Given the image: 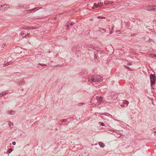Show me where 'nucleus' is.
I'll list each match as a JSON object with an SVG mask.
<instances>
[{
    "label": "nucleus",
    "mask_w": 156,
    "mask_h": 156,
    "mask_svg": "<svg viewBox=\"0 0 156 156\" xmlns=\"http://www.w3.org/2000/svg\"><path fill=\"white\" fill-rule=\"evenodd\" d=\"M102 78L99 75H96V76H93L88 79L89 82L92 83L93 84H98L102 82Z\"/></svg>",
    "instance_id": "obj_1"
},
{
    "label": "nucleus",
    "mask_w": 156,
    "mask_h": 156,
    "mask_svg": "<svg viewBox=\"0 0 156 156\" xmlns=\"http://www.w3.org/2000/svg\"><path fill=\"white\" fill-rule=\"evenodd\" d=\"M150 78L151 82V86L152 87L153 85H154L155 83L156 79L155 76L152 74H150Z\"/></svg>",
    "instance_id": "obj_2"
},
{
    "label": "nucleus",
    "mask_w": 156,
    "mask_h": 156,
    "mask_svg": "<svg viewBox=\"0 0 156 156\" xmlns=\"http://www.w3.org/2000/svg\"><path fill=\"white\" fill-rule=\"evenodd\" d=\"M96 99L97 101L100 104H102V103H105V101L104 100V98L102 97H96Z\"/></svg>",
    "instance_id": "obj_3"
},
{
    "label": "nucleus",
    "mask_w": 156,
    "mask_h": 156,
    "mask_svg": "<svg viewBox=\"0 0 156 156\" xmlns=\"http://www.w3.org/2000/svg\"><path fill=\"white\" fill-rule=\"evenodd\" d=\"M147 10L154 12L156 11V5H151L149 6L148 7Z\"/></svg>",
    "instance_id": "obj_4"
},
{
    "label": "nucleus",
    "mask_w": 156,
    "mask_h": 156,
    "mask_svg": "<svg viewBox=\"0 0 156 156\" xmlns=\"http://www.w3.org/2000/svg\"><path fill=\"white\" fill-rule=\"evenodd\" d=\"M92 49V51L94 52V57H96L97 54L98 52L99 51L97 50H96L92 48V47L91 48V49L90 50H91Z\"/></svg>",
    "instance_id": "obj_5"
},
{
    "label": "nucleus",
    "mask_w": 156,
    "mask_h": 156,
    "mask_svg": "<svg viewBox=\"0 0 156 156\" xmlns=\"http://www.w3.org/2000/svg\"><path fill=\"white\" fill-rule=\"evenodd\" d=\"M100 6V5H99V4H97L96 3H95L94 4L93 6L92 7V9H94L95 8H97L99 7Z\"/></svg>",
    "instance_id": "obj_6"
},
{
    "label": "nucleus",
    "mask_w": 156,
    "mask_h": 156,
    "mask_svg": "<svg viewBox=\"0 0 156 156\" xmlns=\"http://www.w3.org/2000/svg\"><path fill=\"white\" fill-rule=\"evenodd\" d=\"M7 113L8 114L14 115L15 114V112L14 111L11 110L7 112Z\"/></svg>",
    "instance_id": "obj_7"
},
{
    "label": "nucleus",
    "mask_w": 156,
    "mask_h": 156,
    "mask_svg": "<svg viewBox=\"0 0 156 156\" xmlns=\"http://www.w3.org/2000/svg\"><path fill=\"white\" fill-rule=\"evenodd\" d=\"M99 145L101 148H103L105 146V144L102 142H99Z\"/></svg>",
    "instance_id": "obj_8"
},
{
    "label": "nucleus",
    "mask_w": 156,
    "mask_h": 156,
    "mask_svg": "<svg viewBox=\"0 0 156 156\" xmlns=\"http://www.w3.org/2000/svg\"><path fill=\"white\" fill-rule=\"evenodd\" d=\"M9 127L10 129H12V128L13 126V124L11 122H9L8 124Z\"/></svg>",
    "instance_id": "obj_9"
},
{
    "label": "nucleus",
    "mask_w": 156,
    "mask_h": 156,
    "mask_svg": "<svg viewBox=\"0 0 156 156\" xmlns=\"http://www.w3.org/2000/svg\"><path fill=\"white\" fill-rule=\"evenodd\" d=\"M34 29V28L33 27L30 26V27H26L25 28V29L27 30H29L30 29Z\"/></svg>",
    "instance_id": "obj_10"
},
{
    "label": "nucleus",
    "mask_w": 156,
    "mask_h": 156,
    "mask_svg": "<svg viewBox=\"0 0 156 156\" xmlns=\"http://www.w3.org/2000/svg\"><path fill=\"white\" fill-rule=\"evenodd\" d=\"M99 31L102 33H104L105 31V29L104 28H100Z\"/></svg>",
    "instance_id": "obj_11"
},
{
    "label": "nucleus",
    "mask_w": 156,
    "mask_h": 156,
    "mask_svg": "<svg viewBox=\"0 0 156 156\" xmlns=\"http://www.w3.org/2000/svg\"><path fill=\"white\" fill-rule=\"evenodd\" d=\"M8 92H2V93L0 94V97L5 95Z\"/></svg>",
    "instance_id": "obj_12"
},
{
    "label": "nucleus",
    "mask_w": 156,
    "mask_h": 156,
    "mask_svg": "<svg viewBox=\"0 0 156 156\" xmlns=\"http://www.w3.org/2000/svg\"><path fill=\"white\" fill-rule=\"evenodd\" d=\"M24 6L23 5H19V6H17L16 7V9H19L20 8H21L22 7H23Z\"/></svg>",
    "instance_id": "obj_13"
},
{
    "label": "nucleus",
    "mask_w": 156,
    "mask_h": 156,
    "mask_svg": "<svg viewBox=\"0 0 156 156\" xmlns=\"http://www.w3.org/2000/svg\"><path fill=\"white\" fill-rule=\"evenodd\" d=\"M35 8H34V9H32L31 10H27V11H26L27 12H31V11H34V12L35 11Z\"/></svg>",
    "instance_id": "obj_14"
},
{
    "label": "nucleus",
    "mask_w": 156,
    "mask_h": 156,
    "mask_svg": "<svg viewBox=\"0 0 156 156\" xmlns=\"http://www.w3.org/2000/svg\"><path fill=\"white\" fill-rule=\"evenodd\" d=\"M129 104V102L127 101H126L124 102L123 105H125L127 106Z\"/></svg>",
    "instance_id": "obj_15"
},
{
    "label": "nucleus",
    "mask_w": 156,
    "mask_h": 156,
    "mask_svg": "<svg viewBox=\"0 0 156 156\" xmlns=\"http://www.w3.org/2000/svg\"><path fill=\"white\" fill-rule=\"evenodd\" d=\"M13 151V149L12 148L9 149L8 151H7V153H10L11 152Z\"/></svg>",
    "instance_id": "obj_16"
},
{
    "label": "nucleus",
    "mask_w": 156,
    "mask_h": 156,
    "mask_svg": "<svg viewBox=\"0 0 156 156\" xmlns=\"http://www.w3.org/2000/svg\"><path fill=\"white\" fill-rule=\"evenodd\" d=\"M21 35L23 37H25L27 36V35L25 34L24 33H22Z\"/></svg>",
    "instance_id": "obj_17"
},
{
    "label": "nucleus",
    "mask_w": 156,
    "mask_h": 156,
    "mask_svg": "<svg viewBox=\"0 0 156 156\" xmlns=\"http://www.w3.org/2000/svg\"><path fill=\"white\" fill-rule=\"evenodd\" d=\"M152 57H156V55L154 54H151V55H150Z\"/></svg>",
    "instance_id": "obj_18"
},
{
    "label": "nucleus",
    "mask_w": 156,
    "mask_h": 156,
    "mask_svg": "<svg viewBox=\"0 0 156 156\" xmlns=\"http://www.w3.org/2000/svg\"><path fill=\"white\" fill-rule=\"evenodd\" d=\"M42 8V7H37L36 8H35V9H37L36 10H38L39 9H41Z\"/></svg>",
    "instance_id": "obj_19"
},
{
    "label": "nucleus",
    "mask_w": 156,
    "mask_h": 156,
    "mask_svg": "<svg viewBox=\"0 0 156 156\" xmlns=\"http://www.w3.org/2000/svg\"><path fill=\"white\" fill-rule=\"evenodd\" d=\"M84 104H85L84 103H80L78 104V106H81L82 105H84Z\"/></svg>",
    "instance_id": "obj_20"
},
{
    "label": "nucleus",
    "mask_w": 156,
    "mask_h": 156,
    "mask_svg": "<svg viewBox=\"0 0 156 156\" xmlns=\"http://www.w3.org/2000/svg\"><path fill=\"white\" fill-rule=\"evenodd\" d=\"M75 24V22H71V23L69 24L71 25L72 26Z\"/></svg>",
    "instance_id": "obj_21"
},
{
    "label": "nucleus",
    "mask_w": 156,
    "mask_h": 156,
    "mask_svg": "<svg viewBox=\"0 0 156 156\" xmlns=\"http://www.w3.org/2000/svg\"><path fill=\"white\" fill-rule=\"evenodd\" d=\"M109 2L108 1H105V2L104 3L105 4L107 5Z\"/></svg>",
    "instance_id": "obj_22"
},
{
    "label": "nucleus",
    "mask_w": 156,
    "mask_h": 156,
    "mask_svg": "<svg viewBox=\"0 0 156 156\" xmlns=\"http://www.w3.org/2000/svg\"><path fill=\"white\" fill-rule=\"evenodd\" d=\"M100 124H101V126H105V124L104 123H103V122H100Z\"/></svg>",
    "instance_id": "obj_23"
},
{
    "label": "nucleus",
    "mask_w": 156,
    "mask_h": 156,
    "mask_svg": "<svg viewBox=\"0 0 156 156\" xmlns=\"http://www.w3.org/2000/svg\"><path fill=\"white\" fill-rule=\"evenodd\" d=\"M20 83L22 84H24L25 83V81L23 80L21 81Z\"/></svg>",
    "instance_id": "obj_24"
},
{
    "label": "nucleus",
    "mask_w": 156,
    "mask_h": 156,
    "mask_svg": "<svg viewBox=\"0 0 156 156\" xmlns=\"http://www.w3.org/2000/svg\"><path fill=\"white\" fill-rule=\"evenodd\" d=\"M9 64H7V63H6V64H4L3 65V67H6Z\"/></svg>",
    "instance_id": "obj_25"
},
{
    "label": "nucleus",
    "mask_w": 156,
    "mask_h": 156,
    "mask_svg": "<svg viewBox=\"0 0 156 156\" xmlns=\"http://www.w3.org/2000/svg\"><path fill=\"white\" fill-rule=\"evenodd\" d=\"M12 144L13 145H15L16 144V142L15 141H13L12 142Z\"/></svg>",
    "instance_id": "obj_26"
},
{
    "label": "nucleus",
    "mask_w": 156,
    "mask_h": 156,
    "mask_svg": "<svg viewBox=\"0 0 156 156\" xmlns=\"http://www.w3.org/2000/svg\"><path fill=\"white\" fill-rule=\"evenodd\" d=\"M113 28L112 27V30L110 32V34H112V33H113V30H112Z\"/></svg>",
    "instance_id": "obj_27"
},
{
    "label": "nucleus",
    "mask_w": 156,
    "mask_h": 156,
    "mask_svg": "<svg viewBox=\"0 0 156 156\" xmlns=\"http://www.w3.org/2000/svg\"><path fill=\"white\" fill-rule=\"evenodd\" d=\"M98 18H101V19H102V18H104L105 17H102L101 16H98Z\"/></svg>",
    "instance_id": "obj_28"
},
{
    "label": "nucleus",
    "mask_w": 156,
    "mask_h": 156,
    "mask_svg": "<svg viewBox=\"0 0 156 156\" xmlns=\"http://www.w3.org/2000/svg\"><path fill=\"white\" fill-rule=\"evenodd\" d=\"M40 65L42 66H46V64H40Z\"/></svg>",
    "instance_id": "obj_29"
},
{
    "label": "nucleus",
    "mask_w": 156,
    "mask_h": 156,
    "mask_svg": "<svg viewBox=\"0 0 156 156\" xmlns=\"http://www.w3.org/2000/svg\"><path fill=\"white\" fill-rule=\"evenodd\" d=\"M66 27L67 29H68V27H69V24H68V23H67V24L66 25Z\"/></svg>",
    "instance_id": "obj_30"
},
{
    "label": "nucleus",
    "mask_w": 156,
    "mask_h": 156,
    "mask_svg": "<svg viewBox=\"0 0 156 156\" xmlns=\"http://www.w3.org/2000/svg\"><path fill=\"white\" fill-rule=\"evenodd\" d=\"M125 67L127 69H129L130 70H131L128 67L126 66H125Z\"/></svg>",
    "instance_id": "obj_31"
},
{
    "label": "nucleus",
    "mask_w": 156,
    "mask_h": 156,
    "mask_svg": "<svg viewBox=\"0 0 156 156\" xmlns=\"http://www.w3.org/2000/svg\"><path fill=\"white\" fill-rule=\"evenodd\" d=\"M4 5H0V8L1 7H2L3 6H4Z\"/></svg>",
    "instance_id": "obj_32"
},
{
    "label": "nucleus",
    "mask_w": 156,
    "mask_h": 156,
    "mask_svg": "<svg viewBox=\"0 0 156 156\" xmlns=\"http://www.w3.org/2000/svg\"><path fill=\"white\" fill-rule=\"evenodd\" d=\"M127 65H131V63L130 62H128V63H127Z\"/></svg>",
    "instance_id": "obj_33"
},
{
    "label": "nucleus",
    "mask_w": 156,
    "mask_h": 156,
    "mask_svg": "<svg viewBox=\"0 0 156 156\" xmlns=\"http://www.w3.org/2000/svg\"><path fill=\"white\" fill-rule=\"evenodd\" d=\"M5 46V44H3L2 45V47L4 48V47Z\"/></svg>",
    "instance_id": "obj_34"
},
{
    "label": "nucleus",
    "mask_w": 156,
    "mask_h": 156,
    "mask_svg": "<svg viewBox=\"0 0 156 156\" xmlns=\"http://www.w3.org/2000/svg\"><path fill=\"white\" fill-rule=\"evenodd\" d=\"M10 63H11V62L9 61V62H7L6 63H7V64H9H9Z\"/></svg>",
    "instance_id": "obj_35"
},
{
    "label": "nucleus",
    "mask_w": 156,
    "mask_h": 156,
    "mask_svg": "<svg viewBox=\"0 0 156 156\" xmlns=\"http://www.w3.org/2000/svg\"><path fill=\"white\" fill-rule=\"evenodd\" d=\"M16 82L17 83H19V82L20 83V81L19 80H17L16 81Z\"/></svg>",
    "instance_id": "obj_36"
},
{
    "label": "nucleus",
    "mask_w": 156,
    "mask_h": 156,
    "mask_svg": "<svg viewBox=\"0 0 156 156\" xmlns=\"http://www.w3.org/2000/svg\"><path fill=\"white\" fill-rule=\"evenodd\" d=\"M98 4H99V5H100V6L101 5V2H100V3L98 2Z\"/></svg>",
    "instance_id": "obj_37"
},
{
    "label": "nucleus",
    "mask_w": 156,
    "mask_h": 156,
    "mask_svg": "<svg viewBox=\"0 0 156 156\" xmlns=\"http://www.w3.org/2000/svg\"><path fill=\"white\" fill-rule=\"evenodd\" d=\"M121 107H123V106H124H124H124V105H121Z\"/></svg>",
    "instance_id": "obj_38"
},
{
    "label": "nucleus",
    "mask_w": 156,
    "mask_h": 156,
    "mask_svg": "<svg viewBox=\"0 0 156 156\" xmlns=\"http://www.w3.org/2000/svg\"><path fill=\"white\" fill-rule=\"evenodd\" d=\"M29 34H30L29 33H29H27V34H26V35H27H27H29Z\"/></svg>",
    "instance_id": "obj_39"
},
{
    "label": "nucleus",
    "mask_w": 156,
    "mask_h": 156,
    "mask_svg": "<svg viewBox=\"0 0 156 156\" xmlns=\"http://www.w3.org/2000/svg\"><path fill=\"white\" fill-rule=\"evenodd\" d=\"M55 130H57H57H58V129H57V128H56L55 129Z\"/></svg>",
    "instance_id": "obj_40"
},
{
    "label": "nucleus",
    "mask_w": 156,
    "mask_h": 156,
    "mask_svg": "<svg viewBox=\"0 0 156 156\" xmlns=\"http://www.w3.org/2000/svg\"><path fill=\"white\" fill-rule=\"evenodd\" d=\"M114 131H115V130H113V131L114 132Z\"/></svg>",
    "instance_id": "obj_41"
}]
</instances>
